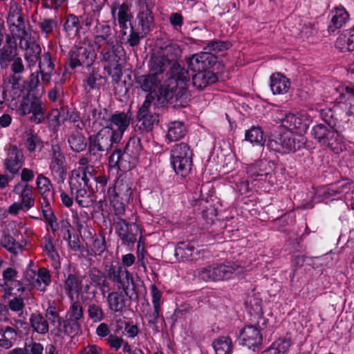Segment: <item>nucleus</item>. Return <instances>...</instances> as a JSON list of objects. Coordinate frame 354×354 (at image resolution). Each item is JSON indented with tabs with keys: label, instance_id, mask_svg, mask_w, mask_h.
<instances>
[{
	"label": "nucleus",
	"instance_id": "1",
	"mask_svg": "<svg viewBox=\"0 0 354 354\" xmlns=\"http://www.w3.org/2000/svg\"><path fill=\"white\" fill-rule=\"evenodd\" d=\"M166 77L160 93L164 98L163 102H183L187 96V84L190 79L188 70L178 62H174L171 63Z\"/></svg>",
	"mask_w": 354,
	"mask_h": 354
},
{
	"label": "nucleus",
	"instance_id": "2",
	"mask_svg": "<svg viewBox=\"0 0 354 354\" xmlns=\"http://www.w3.org/2000/svg\"><path fill=\"white\" fill-rule=\"evenodd\" d=\"M255 308H253L256 316L251 319L252 323L245 325L239 332V339L240 344L254 351L259 348L263 341L262 330L267 326V319L263 317L261 307V301L254 299Z\"/></svg>",
	"mask_w": 354,
	"mask_h": 354
},
{
	"label": "nucleus",
	"instance_id": "3",
	"mask_svg": "<svg viewBox=\"0 0 354 354\" xmlns=\"http://www.w3.org/2000/svg\"><path fill=\"white\" fill-rule=\"evenodd\" d=\"M100 290L102 296L110 290L105 274L96 267L90 268L81 279L80 299L83 303L92 301Z\"/></svg>",
	"mask_w": 354,
	"mask_h": 354
},
{
	"label": "nucleus",
	"instance_id": "4",
	"mask_svg": "<svg viewBox=\"0 0 354 354\" xmlns=\"http://www.w3.org/2000/svg\"><path fill=\"white\" fill-rule=\"evenodd\" d=\"M155 5L138 3L135 26H130V37L128 41L131 47L140 44L141 39L146 37L154 27V15L152 12Z\"/></svg>",
	"mask_w": 354,
	"mask_h": 354
},
{
	"label": "nucleus",
	"instance_id": "5",
	"mask_svg": "<svg viewBox=\"0 0 354 354\" xmlns=\"http://www.w3.org/2000/svg\"><path fill=\"white\" fill-rule=\"evenodd\" d=\"M324 120L329 127L324 124H317L312 128L311 133L319 145L339 153L345 149L344 138L334 129V124L330 120L324 118Z\"/></svg>",
	"mask_w": 354,
	"mask_h": 354
},
{
	"label": "nucleus",
	"instance_id": "6",
	"mask_svg": "<svg viewBox=\"0 0 354 354\" xmlns=\"http://www.w3.org/2000/svg\"><path fill=\"white\" fill-rule=\"evenodd\" d=\"M243 271V268L234 262L214 263L194 271V277L205 281L227 280Z\"/></svg>",
	"mask_w": 354,
	"mask_h": 354
},
{
	"label": "nucleus",
	"instance_id": "7",
	"mask_svg": "<svg viewBox=\"0 0 354 354\" xmlns=\"http://www.w3.org/2000/svg\"><path fill=\"white\" fill-rule=\"evenodd\" d=\"M304 138L295 136L289 131L280 132L272 135L268 141L270 150L281 153H289L299 150L304 146Z\"/></svg>",
	"mask_w": 354,
	"mask_h": 354
},
{
	"label": "nucleus",
	"instance_id": "8",
	"mask_svg": "<svg viewBox=\"0 0 354 354\" xmlns=\"http://www.w3.org/2000/svg\"><path fill=\"white\" fill-rule=\"evenodd\" d=\"M192 151L188 144L180 142L174 145L170 151L171 164L178 175H188L192 165Z\"/></svg>",
	"mask_w": 354,
	"mask_h": 354
},
{
	"label": "nucleus",
	"instance_id": "9",
	"mask_svg": "<svg viewBox=\"0 0 354 354\" xmlns=\"http://www.w3.org/2000/svg\"><path fill=\"white\" fill-rule=\"evenodd\" d=\"M63 145L58 141H53L49 150V169L51 176L58 184H62L66 178L67 169Z\"/></svg>",
	"mask_w": 354,
	"mask_h": 354
},
{
	"label": "nucleus",
	"instance_id": "10",
	"mask_svg": "<svg viewBox=\"0 0 354 354\" xmlns=\"http://www.w3.org/2000/svg\"><path fill=\"white\" fill-rule=\"evenodd\" d=\"M113 129L102 128L96 134L88 137V153L91 156H97L100 152L108 151L113 144L120 142L115 139Z\"/></svg>",
	"mask_w": 354,
	"mask_h": 354
},
{
	"label": "nucleus",
	"instance_id": "11",
	"mask_svg": "<svg viewBox=\"0 0 354 354\" xmlns=\"http://www.w3.org/2000/svg\"><path fill=\"white\" fill-rule=\"evenodd\" d=\"M95 55L91 47L86 45L74 46L69 50L67 64L71 69L77 67H89L95 61Z\"/></svg>",
	"mask_w": 354,
	"mask_h": 354
},
{
	"label": "nucleus",
	"instance_id": "12",
	"mask_svg": "<svg viewBox=\"0 0 354 354\" xmlns=\"http://www.w3.org/2000/svg\"><path fill=\"white\" fill-rule=\"evenodd\" d=\"M276 122L280 125L288 129L287 131H295L297 133L306 132L308 127V122L306 116L297 113H286L279 111L277 113Z\"/></svg>",
	"mask_w": 354,
	"mask_h": 354
},
{
	"label": "nucleus",
	"instance_id": "13",
	"mask_svg": "<svg viewBox=\"0 0 354 354\" xmlns=\"http://www.w3.org/2000/svg\"><path fill=\"white\" fill-rule=\"evenodd\" d=\"M105 272L106 279L115 283L118 289L122 290L124 292L128 290L130 282H133L130 272L122 266L113 264L106 266Z\"/></svg>",
	"mask_w": 354,
	"mask_h": 354
},
{
	"label": "nucleus",
	"instance_id": "14",
	"mask_svg": "<svg viewBox=\"0 0 354 354\" xmlns=\"http://www.w3.org/2000/svg\"><path fill=\"white\" fill-rule=\"evenodd\" d=\"M154 101V96L152 94H147L137 113L138 122H142V125L147 131L151 130L153 126L157 124L159 121L158 114L151 110L152 105L156 106Z\"/></svg>",
	"mask_w": 354,
	"mask_h": 354
},
{
	"label": "nucleus",
	"instance_id": "15",
	"mask_svg": "<svg viewBox=\"0 0 354 354\" xmlns=\"http://www.w3.org/2000/svg\"><path fill=\"white\" fill-rule=\"evenodd\" d=\"M115 228L122 244H133L137 241L140 230L136 223H128L118 217V221L115 222Z\"/></svg>",
	"mask_w": 354,
	"mask_h": 354
},
{
	"label": "nucleus",
	"instance_id": "16",
	"mask_svg": "<svg viewBox=\"0 0 354 354\" xmlns=\"http://www.w3.org/2000/svg\"><path fill=\"white\" fill-rule=\"evenodd\" d=\"M21 12L16 3L12 4L8 11L7 24L13 37H23L26 35V26Z\"/></svg>",
	"mask_w": 354,
	"mask_h": 354
},
{
	"label": "nucleus",
	"instance_id": "17",
	"mask_svg": "<svg viewBox=\"0 0 354 354\" xmlns=\"http://www.w3.org/2000/svg\"><path fill=\"white\" fill-rule=\"evenodd\" d=\"M189 68L193 71H204L213 67L217 61L216 57L209 52H201L185 59Z\"/></svg>",
	"mask_w": 354,
	"mask_h": 354
},
{
	"label": "nucleus",
	"instance_id": "18",
	"mask_svg": "<svg viewBox=\"0 0 354 354\" xmlns=\"http://www.w3.org/2000/svg\"><path fill=\"white\" fill-rule=\"evenodd\" d=\"M102 62H106L110 66L115 65L120 60L122 48L116 41L113 44H104L95 46Z\"/></svg>",
	"mask_w": 354,
	"mask_h": 354
},
{
	"label": "nucleus",
	"instance_id": "19",
	"mask_svg": "<svg viewBox=\"0 0 354 354\" xmlns=\"http://www.w3.org/2000/svg\"><path fill=\"white\" fill-rule=\"evenodd\" d=\"M24 162L23 151L15 145L10 146L7 149L6 157L3 162L6 171L15 175L18 174Z\"/></svg>",
	"mask_w": 354,
	"mask_h": 354
},
{
	"label": "nucleus",
	"instance_id": "20",
	"mask_svg": "<svg viewBox=\"0 0 354 354\" xmlns=\"http://www.w3.org/2000/svg\"><path fill=\"white\" fill-rule=\"evenodd\" d=\"M133 183L131 178L126 174L120 175L115 180L113 189H109L108 194L109 196L113 194L120 198L121 200L130 201L132 198Z\"/></svg>",
	"mask_w": 354,
	"mask_h": 354
},
{
	"label": "nucleus",
	"instance_id": "21",
	"mask_svg": "<svg viewBox=\"0 0 354 354\" xmlns=\"http://www.w3.org/2000/svg\"><path fill=\"white\" fill-rule=\"evenodd\" d=\"M131 120V113L128 111H116L113 113V117L111 120V125L113 129L115 139L121 140L124 132L129 127Z\"/></svg>",
	"mask_w": 354,
	"mask_h": 354
},
{
	"label": "nucleus",
	"instance_id": "22",
	"mask_svg": "<svg viewBox=\"0 0 354 354\" xmlns=\"http://www.w3.org/2000/svg\"><path fill=\"white\" fill-rule=\"evenodd\" d=\"M349 189L350 185L348 183L338 182L333 183L328 186L319 187L317 190L315 198H317V201H322L347 192Z\"/></svg>",
	"mask_w": 354,
	"mask_h": 354
},
{
	"label": "nucleus",
	"instance_id": "23",
	"mask_svg": "<svg viewBox=\"0 0 354 354\" xmlns=\"http://www.w3.org/2000/svg\"><path fill=\"white\" fill-rule=\"evenodd\" d=\"M109 162L111 167H117L120 170L126 171L133 169L138 160L124 151L122 152L117 149L109 157Z\"/></svg>",
	"mask_w": 354,
	"mask_h": 354
},
{
	"label": "nucleus",
	"instance_id": "24",
	"mask_svg": "<svg viewBox=\"0 0 354 354\" xmlns=\"http://www.w3.org/2000/svg\"><path fill=\"white\" fill-rule=\"evenodd\" d=\"M17 47L15 40L8 35L6 38V44L0 48V67L8 68L10 63L16 58Z\"/></svg>",
	"mask_w": 354,
	"mask_h": 354
},
{
	"label": "nucleus",
	"instance_id": "25",
	"mask_svg": "<svg viewBox=\"0 0 354 354\" xmlns=\"http://www.w3.org/2000/svg\"><path fill=\"white\" fill-rule=\"evenodd\" d=\"M36 185L44 201L41 205L45 203L46 206H49L50 203L53 201L55 195V190L50 180L42 174H39L37 176Z\"/></svg>",
	"mask_w": 354,
	"mask_h": 354
},
{
	"label": "nucleus",
	"instance_id": "26",
	"mask_svg": "<svg viewBox=\"0 0 354 354\" xmlns=\"http://www.w3.org/2000/svg\"><path fill=\"white\" fill-rule=\"evenodd\" d=\"M116 41H118L116 35L109 25L98 24L96 26V35L94 37L95 46L104 44H113Z\"/></svg>",
	"mask_w": 354,
	"mask_h": 354
},
{
	"label": "nucleus",
	"instance_id": "27",
	"mask_svg": "<svg viewBox=\"0 0 354 354\" xmlns=\"http://www.w3.org/2000/svg\"><path fill=\"white\" fill-rule=\"evenodd\" d=\"M161 81V77L156 75H153L150 72L148 75L138 76L136 80L140 88L145 92H149V94H152L154 96V99L158 97V95L153 93V91L158 87Z\"/></svg>",
	"mask_w": 354,
	"mask_h": 354
},
{
	"label": "nucleus",
	"instance_id": "28",
	"mask_svg": "<svg viewBox=\"0 0 354 354\" xmlns=\"http://www.w3.org/2000/svg\"><path fill=\"white\" fill-rule=\"evenodd\" d=\"M330 24L328 27L330 32L344 26L349 20L350 15L343 7H336L330 11Z\"/></svg>",
	"mask_w": 354,
	"mask_h": 354
},
{
	"label": "nucleus",
	"instance_id": "29",
	"mask_svg": "<svg viewBox=\"0 0 354 354\" xmlns=\"http://www.w3.org/2000/svg\"><path fill=\"white\" fill-rule=\"evenodd\" d=\"M171 61L162 55H153L149 62V72L163 79V73L169 68Z\"/></svg>",
	"mask_w": 354,
	"mask_h": 354
},
{
	"label": "nucleus",
	"instance_id": "30",
	"mask_svg": "<svg viewBox=\"0 0 354 354\" xmlns=\"http://www.w3.org/2000/svg\"><path fill=\"white\" fill-rule=\"evenodd\" d=\"M88 182L89 179L87 177V174H84V171L82 169H74L71 171V175L69 178L71 194L86 188H89Z\"/></svg>",
	"mask_w": 354,
	"mask_h": 354
},
{
	"label": "nucleus",
	"instance_id": "31",
	"mask_svg": "<svg viewBox=\"0 0 354 354\" xmlns=\"http://www.w3.org/2000/svg\"><path fill=\"white\" fill-rule=\"evenodd\" d=\"M12 192L19 196L21 203L25 206V210H28L35 205L33 187L32 185L16 184Z\"/></svg>",
	"mask_w": 354,
	"mask_h": 354
},
{
	"label": "nucleus",
	"instance_id": "32",
	"mask_svg": "<svg viewBox=\"0 0 354 354\" xmlns=\"http://www.w3.org/2000/svg\"><path fill=\"white\" fill-rule=\"evenodd\" d=\"M270 86L274 95L286 93L290 87V82L285 75L280 73H273L270 77Z\"/></svg>",
	"mask_w": 354,
	"mask_h": 354
},
{
	"label": "nucleus",
	"instance_id": "33",
	"mask_svg": "<svg viewBox=\"0 0 354 354\" xmlns=\"http://www.w3.org/2000/svg\"><path fill=\"white\" fill-rule=\"evenodd\" d=\"M124 292L122 290L109 292L106 297L109 308L113 313H122L126 306Z\"/></svg>",
	"mask_w": 354,
	"mask_h": 354
},
{
	"label": "nucleus",
	"instance_id": "34",
	"mask_svg": "<svg viewBox=\"0 0 354 354\" xmlns=\"http://www.w3.org/2000/svg\"><path fill=\"white\" fill-rule=\"evenodd\" d=\"M91 115L94 123L99 124L102 128L112 129L110 127L111 120L113 117V113L111 111L98 106L92 109Z\"/></svg>",
	"mask_w": 354,
	"mask_h": 354
},
{
	"label": "nucleus",
	"instance_id": "35",
	"mask_svg": "<svg viewBox=\"0 0 354 354\" xmlns=\"http://www.w3.org/2000/svg\"><path fill=\"white\" fill-rule=\"evenodd\" d=\"M217 81L216 75L209 70L199 71L192 76V84L198 89H203L208 84Z\"/></svg>",
	"mask_w": 354,
	"mask_h": 354
},
{
	"label": "nucleus",
	"instance_id": "36",
	"mask_svg": "<svg viewBox=\"0 0 354 354\" xmlns=\"http://www.w3.org/2000/svg\"><path fill=\"white\" fill-rule=\"evenodd\" d=\"M71 150L75 153H80L84 151L87 147L86 137L78 131H72L67 139Z\"/></svg>",
	"mask_w": 354,
	"mask_h": 354
},
{
	"label": "nucleus",
	"instance_id": "37",
	"mask_svg": "<svg viewBox=\"0 0 354 354\" xmlns=\"http://www.w3.org/2000/svg\"><path fill=\"white\" fill-rule=\"evenodd\" d=\"M292 344L290 338H280L261 354H286Z\"/></svg>",
	"mask_w": 354,
	"mask_h": 354
},
{
	"label": "nucleus",
	"instance_id": "38",
	"mask_svg": "<svg viewBox=\"0 0 354 354\" xmlns=\"http://www.w3.org/2000/svg\"><path fill=\"white\" fill-rule=\"evenodd\" d=\"M167 139L171 141H176L183 138L186 134L185 124L179 121H173L167 124Z\"/></svg>",
	"mask_w": 354,
	"mask_h": 354
},
{
	"label": "nucleus",
	"instance_id": "39",
	"mask_svg": "<svg viewBox=\"0 0 354 354\" xmlns=\"http://www.w3.org/2000/svg\"><path fill=\"white\" fill-rule=\"evenodd\" d=\"M58 20L56 17H40L37 22V28L39 32L45 35L46 37L53 34L54 31L58 28Z\"/></svg>",
	"mask_w": 354,
	"mask_h": 354
},
{
	"label": "nucleus",
	"instance_id": "40",
	"mask_svg": "<svg viewBox=\"0 0 354 354\" xmlns=\"http://www.w3.org/2000/svg\"><path fill=\"white\" fill-rule=\"evenodd\" d=\"M5 86L2 91V95H3V100L6 101H14L19 98L22 93V90L20 88L19 82H9L8 80L4 81Z\"/></svg>",
	"mask_w": 354,
	"mask_h": 354
},
{
	"label": "nucleus",
	"instance_id": "41",
	"mask_svg": "<svg viewBox=\"0 0 354 354\" xmlns=\"http://www.w3.org/2000/svg\"><path fill=\"white\" fill-rule=\"evenodd\" d=\"M39 73L43 76L44 80L48 79V73L50 71L55 69L54 61L49 52L44 53L39 59Z\"/></svg>",
	"mask_w": 354,
	"mask_h": 354
},
{
	"label": "nucleus",
	"instance_id": "42",
	"mask_svg": "<svg viewBox=\"0 0 354 354\" xmlns=\"http://www.w3.org/2000/svg\"><path fill=\"white\" fill-rule=\"evenodd\" d=\"M245 140L253 145L263 146L266 138L262 129L259 126H252L245 133Z\"/></svg>",
	"mask_w": 354,
	"mask_h": 354
},
{
	"label": "nucleus",
	"instance_id": "43",
	"mask_svg": "<svg viewBox=\"0 0 354 354\" xmlns=\"http://www.w3.org/2000/svg\"><path fill=\"white\" fill-rule=\"evenodd\" d=\"M0 245L15 256L21 252L24 247L10 234H4L0 239Z\"/></svg>",
	"mask_w": 354,
	"mask_h": 354
},
{
	"label": "nucleus",
	"instance_id": "44",
	"mask_svg": "<svg viewBox=\"0 0 354 354\" xmlns=\"http://www.w3.org/2000/svg\"><path fill=\"white\" fill-rule=\"evenodd\" d=\"M215 354H232V342L230 337L223 336L216 339L213 343Z\"/></svg>",
	"mask_w": 354,
	"mask_h": 354
},
{
	"label": "nucleus",
	"instance_id": "45",
	"mask_svg": "<svg viewBox=\"0 0 354 354\" xmlns=\"http://www.w3.org/2000/svg\"><path fill=\"white\" fill-rule=\"evenodd\" d=\"M30 324L32 330L39 334L44 335L48 332V323L41 314H31Z\"/></svg>",
	"mask_w": 354,
	"mask_h": 354
},
{
	"label": "nucleus",
	"instance_id": "46",
	"mask_svg": "<svg viewBox=\"0 0 354 354\" xmlns=\"http://www.w3.org/2000/svg\"><path fill=\"white\" fill-rule=\"evenodd\" d=\"M41 52V49L38 44H27L24 53V59L27 62L28 67L35 66L37 62L39 61Z\"/></svg>",
	"mask_w": 354,
	"mask_h": 354
},
{
	"label": "nucleus",
	"instance_id": "47",
	"mask_svg": "<svg viewBox=\"0 0 354 354\" xmlns=\"http://www.w3.org/2000/svg\"><path fill=\"white\" fill-rule=\"evenodd\" d=\"M10 66L12 74L6 78L9 82H14L17 84L20 82L22 79V73L25 71V66L21 57H16L13 59Z\"/></svg>",
	"mask_w": 354,
	"mask_h": 354
},
{
	"label": "nucleus",
	"instance_id": "48",
	"mask_svg": "<svg viewBox=\"0 0 354 354\" xmlns=\"http://www.w3.org/2000/svg\"><path fill=\"white\" fill-rule=\"evenodd\" d=\"M46 106L45 103L37 98H33V105L30 113H32L31 121L36 124L42 122L45 119Z\"/></svg>",
	"mask_w": 354,
	"mask_h": 354
},
{
	"label": "nucleus",
	"instance_id": "49",
	"mask_svg": "<svg viewBox=\"0 0 354 354\" xmlns=\"http://www.w3.org/2000/svg\"><path fill=\"white\" fill-rule=\"evenodd\" d=\"M17 332L10 326L0 328V346L4 348H10L12 346V342L16 339Z\"/></svg>",
	"mask_w": 354,
	"mask_h": 354
},
{
	"label": "nucleus",
	"instance_id": "50",
	"mask_svg": "<svg viewBox=\"0 0 354 354\" xmlns=\"http://www.w3.org/2000/svg\"><path fill=\"white\" fill-rule=\"evenodd\" d=\"M88 188H86L78 192L71 193V195L75 197L77 203L81 207L88 208L95 203L91 194L88 191Z\"/></svg>",
	"mask_w": 354,
	"mask_h": 354
},
{
	"label": "nucleus",
	"instance_id": "51",
	"mask_svg": "<svg viewBox=\"0 0 354 354\" xmlns=\"http://www.w3.org/2000/svg\"><path fill=\"white\" fill-rule=\"evenodd\" d=\"M80 284L77 277L74 274H69L64 281V289L68 297L73 298L75 293L80 294Z\"/></svg>",
	"mask_w": 354,
	"mask_h": 354
},
{
	"label": "nucleus",
	"instance_id": "52",
	"mask_svg": "<svg viewBox=\"0 0 354 354\" xmlns=\"http://www.w3.org/2000/svg\"><path fill=\"white\" fill-rule=\"evenodd\" d=\"M87 314L88 318L94 323L100 322L105 317L104 312L101 305L96 303L87 302Z\"/></svg>",
	"mask_w": 354,
	"mask_h": 354
},
{
	"label": "nucleus",
	"instance_id": "53",
	"mask_svg": "<svg viewBox=\"0 0 354 354\" xmlns=\"http://www.w3.org/2000/svg\"><path fill=\"white\" fill-rule=\"evenodd\" d=\"M195 248L189 242H180L175 249V255L181 259L192 260Z\"/></svg>",
	"mask_w": 354,
	"mask_h": 354
},
{
	"label": "nucleus",
	"instance_id": "54",
	"mask_svg": "<svg viewBox=\"0 0 354 354\" xmlns=\"http://www.w3.org/2000/svg\"><path fill=\"white\" fill-rule=\"evenodd\" d=\"M142 150V146L140 140L138 137L131 138L124 149V151L127 154L131 156L133 158L138 160L140 152Z\"/></svg>",
	"mask_w": 354,
	"mask_h": 354
},
{
	"label": "nucleus",
	"instance_id": "55",
	"mask_svg": "<svg viewBox=\"0 0 354 354\" xmlns=\"http://www.w3.org/2000/svg\"><path fill=\"white\" fill-rule=\"evenodd\" d=\"M103 77L97 72L93 71L84 80L85 89L89 92L93 89H99L102 84Z\"/></svg>",
	"mask_w": 354,
	"mask_h": 354
},
{
	"label": "nucleus",
	"instance_id": "56",
	"mask_svg": "<svg viewBox=\"0 0 354 354\" xmlns=\"http://www.w3.org/2000/svg\"><path fill=\"white\" fill-rule=\"evenodd\" d=\"M17 274V271L12 268H8L3 271L2 275L4 281L5 290H8L9 295H11V292L13 290L12 283L19 284V282L16 281Z\"/></svg>",
	"mask_w": 354,
	"mask_h": 354
},
{
	"label": "nucleus",
	"instance_id": "57",
	"mask_svg": "<svg viewBox=\"0 0 354 354\" xmlns=\"http://www.w3.org/2000/svg\"><path fill=\"white\" fill-rule=\"evenodd\" d=\"M63 331L65 334L71 337L78 335L81 332L80 321L67 318L62 323Z\"/></svg>",
	"mask_w": 354,
	"mask_h": 354
},
{
	"label": "nucleus",
	"instance_id": "58",
	"mask_svg": "<svg viewBox=\"0 0 354 354\" xmlns=\"http://www.w3.org/2000/svg\"><path fill=\"white\" fill-rule=\"evenodd\" d=\"M106 241L104 236H97L94 238L92 245L91 255L94 257L101 256L106 250Z\"/></svg>",
	"mask_w": 354,
	"mask_h": 354
},
{
	"label": "nucleus",
	"instance_id": "59",
	"mask_svg": "<svg viewBox=\"0 0 354 354\" xmlns=\"http://www.w3.org/2000/svg\"><path fill=\"white\" fill-rule=\"evenodd\" d=\"M80 20L77 16L73 14L68 15L64 24V30L68 33L75 32V35L80 31Z\"/></svg>",
	"mask_w": 354,
	"mask_h": 354
},
{
	"label": "nucleus",
	"instance_id": "60",
	"mask_svg": "<svg viewBox=\"0 0 354 354\" xmlns=\"http://www.w3.org/2000/svg\"><path fill=\"white\" fill-rule=\"evenodd\" d=\"M68 318L80 321L84 317L83 307L79 301L72 302L68 312Z\"/></svg>",
	"mask_w": 354,
	"mask_h": 354
},
{
	"label": "nucleus",
	"instance_id": "61",
	"mask_svg": "<svg viewBox=\"0 0 354 354\" xmlns=\"http://www.w3.org/2000/svg\"><path fill=\"white\" fill-rule=\"evenodd\" d=\"M160 308L150 309L145 315L149 326L155 330H158L157 324L160 316Z\"/></svg>",
	"mask_w": 354,
	"mask_h": 354
},
{
	"label": "nucleus",
	"instance_id": "62",
	"mask_svg": "<svg viewBox=\"0 0 354 354\" xmlns=\"http://www.w3.org/2000/svg\"><path fill=\"white\" fill-rule=\"evenodd\" d=\"M37 278L39 279V282L41 283V287L44 288L40 292H45L46 287L48 286L51 283V275L50 271L45 268H40L37 273Z\"/></svg>",
	"mask_w": 354,
	"mask_h": 354
},
{
	"label": "nucleus",
	"instance_id": "63",
	"mask_svg": "<svg viewBox=\"0 0 354 354\" xmlns=\"http://www.w3.org/2000/svg\"><path fill=\"white\" fill-rule=\"evenodd\" d=\"M46 207L48 208L42 210L44 221L51 227L53 232H56L59 229V224L57 221L56 216L48 206L46 205Z\"/></svg>",
	"mask_w": 354,
	"mask_h": 354
},
{
	"label": "nucleus",
	"instance_id": "64",
	"mask_svg": "<svg viewBox=\"0 0 354 354\" xmlns=\"http://www.w3.org/2000/svg\"><path fill=\"white\" fill-rule=\"evenodd\" d=\"M22 280L27 283V288L31 286L38 290H44V288L41 287V283L39 282V279L37 278V273L32 270L26 271Z\"/></svg>",
	"mask_w": 354,
	"mask_h": 354
}]
</instances>
